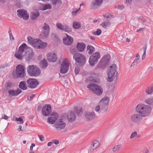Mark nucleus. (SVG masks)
Instances as JSON below:
<instances>
[{"instance_id": "nucleus-7", "label": "nucleus", "mask_w": 153, "mask_h": 153, "mask_svg": "<svg viewBox=\"0 0 153 153\" xmlns=\"http://www.w3.org/2000/svg\"><path fill=\"white\" fill-rule=\"evenodd\" d=\"M109 68L108 73V81L109 82H111L117 76V72L116 70V65L115 64H113Z\"/></svg>"}, {"instance_id": "nucleus-52", "label": "nucleus", "mask_w": 153, "mask_h": 153, "mask_svg": "<svg viewBox=\"0 0 153 153\" xmlns=\"http://www.w3.org/2000/svg\"><path fill=\"white\" fill-rule=\"evenodd\" d=\"M39 137L40 140L42 141H44V136L42 135H38Z\"/></svg>"}, {"instance_id": "nucleus-24", "label": "nucleus", "mask_w": 153, "mask_h": 153, "mask_svg": "<svg viewBox=\"0 0 153 153\" xmlns=\"http://www.w3.org/2000/svg\"><path fill=\"white\" fill-rule=\"evenodd\" d=\"M49 31L42 30L40 34V38L41 39H45L48 38Z\"/></svg>"}, {"instance_id": "nucleus-26", "label": "nucleus", "mask_w": 153, "mask_h": 153, "mask_svg": "<svg viewBox=\"0 0 153 153\" xmlns=\"http://www.w3.org/2000/svg\"><path fill=\"white\" fill-rule=\"evenodd\" d=\"M85 117L89 120H91L93 117L95 116V114L94 112H86L85 114Z\"/></svg>"}, {"instance_id": "nucleus-8", "label": "nucleus", "mask_w": 153, "mask_h": 153, "mask_svg": "<svg viewBox=\"0 0 153 153\" xmlns=\"http://www.w3.org/2000/svg\"><path fill=\"white\" fill-rule=\"evenodd\" d=\"M25 68L21 65H18L16 67V70L14 74V76L17 77H22L25 75Z\"/></svg>"}, {"instance_id": "nucleus-2", "label": "nucleus", "mask_w": 153, "mask_h": 153, "mask_svg": "<svg viewBox=\"0 0 153 153\" xmlns=\"http://www.w3.org/2000/svg\"><path fill=\"white\" fill-rule=\"evenodd\" d=\"M152 109V107L149 105L140 103L136 107L135 111L143 117H146L150 115Z\"/></svg>"}, {"instance_id": "nucleus-64", "label": "nucleus", "mask_w": 153, "mask_h": 153, "mask_svg": "<svg viewBox=\"0 0 153 153\" xmlns=\"http://www.w3.org/2000/svg\"><path fill=\"white\" fill-rule=\"evenodd\" d=\"M131 1L132 0H126V4H129L131 3Z\"/></svg>"}, {"instance_id": "nucleus-61", "label": "nucleus", "mask_w": 153, "mask_h": 153, "mask_svg": "<svg viewBox=\"0 0 153 153\" xmlns=\"http://www.w3.org/2000/svg\"><path fill=\"white\" fill-rule=\"evenodd\" d=\"M146 45H145L143 47L142 49L144 51V52H145V53H146Z\"/></svg>"}, {"instance_id": "nucleus-11", "label": "nucleus", "mask_w": 153, "mask_h": 153, "mask_svg": "<svg viewBox=\"0 0 153 153\" xmlns=\"http://www.w3.org/2000/svg\"><path fill=\"white\" fill-rule=\"evenodd\" d=\"M65 120L64 116H62L61 118L59 119L55 124L54 126L56 129L61 130L64 128L65 127L66 123L63 121Z\"/></svg>"}, {"instance_id": "nucleus-37", "label": "nucleus", "mask_w": 153, "mask_h": 153, "mask_svg": "<svg viewBox=\"0 0 153 153\" xmlns=\"http://www.w3.org/2000/svg\"><path fill=\"white\" fill-rule=\"evenodd\" d=\"M74 109L76 113L78 115H81L82 112V110L81 108H79L77 107H75Z\"/></svg>"}, {"instance_id": "nucleus-57", "label": "nucleus", "mask_w": 153, "mask_h": 153, "mask_svg": "<svg viewBox=\"0 0 153 153\" xmlns=\"http://www.w3.org/2000/svg\"><path fill=\"white\" fill-rule=\"evenodd\" d=\"M52 142H53V143H54L55 144H57L59 143V141L57 140H53Z\"/></svg>"}, {"instance_id": "nucleus-14", "label": "nucleus", "mask_w": 153, "mask_h": 153, "mask_svg": "<svg viewBox=\"0 0 153 153\" xmlns=\"http://www.w3.org/2000/svg\"><path fill=\"white\" fill-rule=\"evenodd\" d=\"M69 64L66 59L64 60L61 65L60 72L63 74L67 73L68 71Z\"/></svg>"}, {"instance_id": "nucleus-43", "label": "nucleus", "mask_w": 153, "mask_h": 153, "mask_svg": "<svg viewBox=\"0 0 153 153\" xmlns=\"http://www.w3.org/2000/svg\"><path fill=\"white\" fill-rule=\"evenodd\" d=\"M41 63L42 64V67L43 68H45L48 66L47 61L45 59H44L42 60Z\"/></svg>"}, {"instance_id": "nucleus-31", "label": "nucleus", "mask_w": 153, "mask_h": 153, "mask_svg": "<svg viewBox=\"0 0 153 153\" xmlns=\"http://www.w3.org/2000/svg\"><path fill=\"white\" fill-rule=\"evenodd\" d=\"M145 102L149 105H152L153 104V97H151L145 100Z\"/></svg>"}, {"instance_id": "nucleus-51", "label": "nucleus", "mask_w": 153, "mask_h": 153, "mask_svg": "<svg viewBox=\"0 0 153 153\" xmlns=\"http://www.w3.org/2000/svg\"><path fill=\"white\" fill-rule=\"evenodd\" d=\"M79 71V68L77 66L75 67V73L76 74H77Z\"/></svg>"}, {"instance_id": "nucleus-9", "label": "nucleus", "mask_w": 153, "mask_h": 153, "mask_svg": "<svg viewBox=\"0 0 153 153\" xmlns=\"http://www.w3.org/2000/svg\"><path fill=\"white\" fill-rule=\"evenodd\" d=\"M100 57L99 52H97L92 54L89 57V62L91 66H94L97 63Z\"/></svg>"}, {"instance_id": "nucleus-21", "label": "nucleus", "mask_w": 153, "mask_h": 153, "mask_svg": "<svg viewBox=\"0 0 153 153\" xmlns=\"http://www.w3.org/2000/svg\"><path fill=\"white\" fill-rule=\"evenodd\" d=\"M100 145V143L98 140H94L91 144L89 151L91 152H92L94 150L96 149Z\"/></svg>"}, {"instance_id": "nucleus-34", "label": "nucleus", "mask_w": 153, "mask_h": 153, "mask_svg": "<svg viewBox=\"0 0 153 153\" xmlns=\"http://www.w3.org/2000/svg\"><path fill=\"white\" fill-rule=\"evenodd\" d=\"M50 29V26L48 24L46 23H44L42 27L43 30L49 31Z\"/></svg>"}, {"instance_id": "nucleus-33", "label": "nucleus", "mask_w": 153, "mask_h": 153, "mask_svg": "<svg viewBox=\"0 0 153 153\" xmlns=\"http://www.w3.org/2000/svg\"><path fill=\"white\" fill-rule=\"evenodd\" d=\"M52 8V6L50 4H48L43 5L42 10H46L47 9H51Z\"/></svg>"}, {"instance_id": "nucleus-63", "label": "nucleus", "mask_w": 153, "mask_h": 153, "mask_svg": "<svg viewBox=\"0 0 153 153\" xmlns=\"http://www.w3.org/2000/svg\"><path fill=\"white\" fill-rule=\"evenodd\" d=\"M91 81L95 82H99V80L98 79H93L92 80H91Z\"/></svg>"}, {"instance_id": "nucleus-15", "label": "nucleus", "mask_w": 153, "mask_h": 153, "mask_svg": "<svg viewBox=\"0 0 153 153\" xmlns=\"http://www.w3.org/2000/svg\"><path fill=\"white\" fill-rule=\"evenodd\" d=\"M56 25L57 28L61 30H64L67 32H70L72 31L71 28L67 25H62L60 23H56Z\"/></svg>"}, {"instance_id": "nucleus-40", "label": "nucleus", "mask_w": 153, "mask_h": 153, "mask_svg": "<svg viewBox=\"0 0 153 153\" xmlns=\"http://www.w3.org/2000/svg\"><path fill=\"white\" fill-rule=\"evenodd\" d=\"M87 49L88 51V53L91 54L93 53L94 50V48L92 46L90 45H88L87 47Z\"/></svg>"}, {"instance_id": "nucleus-50", "label": "nucleus", "mask_w": 153, "mask_h": 153, "mask_svg": "<svg viewBox=\"0 0 153 153\" xmlns=\"http://www.w3.org/2000/svg\"><path fill=\"white\" fill-rule=\"evenodd\" d=\"M6 85L7 88H11L13 86V84L10 82L7 83Z\"/></svg>"}, {"instance_id": "nucleus-16", "label": "nucleus", "mask_w": 153, "mask_h": 153, "mask_svg": "<svg viewBox=\"0 0 153 153\" xmlns=\"http://www.w3.org/2000/svg\"><path fill=\"white\" fill-rule=\"evenodd\" d=\"M18 16L23 19L27 20L29 18V15L27 14V11L22 9L17 10Z\"/></svg>"}, {"instance_id": "nucleus-44", "label": "nucleus", "mask_w": 153, "mask_h": 153, "mask_svg": "<svg viewBox=\"0 0 153 153\" xmlns=\"http://www.w3.org/2000/svg\"><path fill=\"white\" fill-rule=\"evenodd\" d=\"M56 121L53 119L52 118L50 117L48 118V120L47 121V122L48 123L51 124H53Z\"/></svg>"}, {"instance_id": "nucleus-18", "label": "nucleus", "mask_w": 153, "mask_h": 153, "mask_svg": "<svg viewBox=\"0 0 153 153\" xmlns=\"http://www.w3.org/2000/svg\"><path fill=\"white\" fill-rule=\"evenodd\" d=\"M28 86L31 88L36 87L39 84L37 81L35 79L30 78L27 81Z\"/></svg>"}, {"instance_id": "nucleus-46", "label": "nucleus", "mask_w": 153, "mask_h": 153, "mask_svg": "<svg viewBox=\"0 0 153 153\" xmlns=\"http://www.w3.org/2000/svg\"><path fill=\"white\" fill-rule=\"evenodd\" d=\"M102 31L100 29H97L96 31L93 32V34L95 35H99L101 33Z\"/></svg>"}, {"instance_id": "nucleus-20", "label": "nucleus", "mask_w": 153, "mask_h": 153, "mask_svg": "<svg viewBox=\"0 0 153 153\" xmlns=\"http://www.w3.org/2000/svg\"><path fill=\"white\" fill-rule=\"evenodd\" d=\"M48 60L52 62H56L57 59V57L56 54L53 52H50L47 54Z\"/></svg>"}, {"instance_id": "nucleus-10", "label": "nucleus", "mask_w": 153, "mask_h": 153, "mask_svg": "<svg viewBox=\"0 0 153 153\" xmlns=\"http://www.w3.org/2000/svg\"><path fill=\"white\" fill-rule=\"evenodd\" d=\"M110 59V55L104 56L99 62L97 65L98 67L99 68H104L108 65Z\"/></svg>"}, {"instance_id": "nucleus-42", "label": "nucleus", "mask_w": 153, "mask_h": 153, "mask_svg": "<svg viewBox=\"0 0 153 153\" xmlns=\"http://www.w3.org/2000/svg\"><path fill=\"white\" fill-rule=\"evenodd\" d=\"M139 61V59L138 58H136L134 59L133 62L132 63L131 67H134L135 65H137Z\"/></svg>"}, {"instance_id": "nucleus-30", "label": "nucleus", "mask_w": 153, "mask_h": 153, "mask_svg": "<svg viewBox=\"0 0 153 153\" xmlns=\"http://www.w3.org/2000/svg\"><path fill=\"white\" fill-rule=\"evenodd\" d=\"M153 91V85L149 87L146 90V93L148 94H151Z\"/></svg>"}, {"instance_id": "nucleus-5", "label": "nucleus", "mask_w": 153, "mask_h": 153, "mask_svg": "<svg viewBox=\"0 0 153 153\" xmlns=\"http://www.w3.org/2000/svg\"><path fill=\"white\" fill-rule=\"evenodd\" d=\"M110 99L109 97L105 96L102 98L99 104L100 107V111L102 112H106L108 109Z\"/></svg>"}, {"instance_id": "nucleus-60", "label": "nucleus", "mask_w": 153, "mask_h": 153, "mask_svg": "<svg viewBox=\"0 0 153 153\" xmlns=\"http://www.w3.org/2000/svg\"><path fill=\"white\" fill-rule=\"evenodd\" d=\"M35 96L34 94H32L30 96V97H27V100H30L31 98L33 97L34 96Z\"/></svg>"}, {"instance_id": "nucleus-47", "label": "nucleus", "mask_w": 153, "mask_h": 153, "mask_svg": "<svg viewBox=\"0 0 153 153\" xmlns=\"http://www.w3.org/2000/svg\"><path fill=\"white\" fill-rule=\"evenodd\" d=\"M27 42H28L30 45H32L33 43V39L30 37H28L27 38Z\"/></svg>"}, {"instance_id": "nucleus-56", "label": "nucleus", "mask_w": 153, "mask_h": 153, "mask_svg": "<svg viewBox=\"0 0 153 153\" xmlns=\"http://www.w3.org/2000/svg\"><path fill=\"white\" fill-rule=\"evenodd\" d=\"M8 33H9V35H10V39H11V36H12V39L13 40H14V37H13V36L12 35V33H11V30H9V31Z\"/></svg>"}, {"instance_id": "nucleus-12", "label": "nucleus", "mask_w": 153, "mask_h": 153, "mask_svg": "<svg viewBox=\"0 0 153 153\" xmlns=\"http://www.w3.org/2000/svg\"><path fill=\"white\" fill-rule=\"evenodd\" d=\"M142 117L139 114L135 113L130 116V120L132 122L135 124H139L142 120Z\"/></svg>"}, {"instance_id": "nucleus-38", "label": "nucleus", "mask_w": 153, "mask_h": 153, "mask_svg": "<svg viewBox=\"0 0 153 153\" xmlns=\"http://www.w3.org/2000/svg\"><path fill=\"white\" fill-rule=\"evenodd\" d=\"M110 25V22L109 20L106 21L101 24V25L103 27L106 28L107 26Z\"/></svg>"}, {"instance_id": "nucleus-48", "label": "nucleus", "mask_w": 153, "mask_h": 153, "mask_svg": "<svg viewBox=\"0 0 153 153\" xmlns=\"http://www.w3.org/2000/svg\"><path fill=\"white\" fill-rule=\"evenodd\" d=\"M16 120L17 122L19 121L20 124H22L23 123V121L22 119V117H20L19 118L17 117L16 118Z\"/></svg>"}, {"instance_id": "nucleus-55", "label": "nucleus", "mask_w": 153, "mask_h": 153, "mask_svg": "<svg viewBox=\"0 0 153 153\" xmlns=\"http://www.w3.org/2000/svg\"><path fill=\"white\" fill-rule=\"evenodd\" d=\"M95 109L96 111H98L100 110V107L99 104L98 105L96 106L95 108Z\"/></svg>"}, {"instance_id": "nucleus-3", "label": "nucleus", "mask_w": 153, "mask_h": 153, "mask_svg": "<svg viewBox=\"0 0 153 153\" xmlns=\"http://www.w3.org/2000/svg\"><path fill=\"white\" fill-rule=\"evenodd\" d=\"M87 87L90 90L92 91L94 94L98 96L101 95L103 93V89L99 85L91 83L88 85Z\"/></svg>"}, {"instance_id": "nucleus-6", "label": "nucleus", "mask_w": 153, "mask_h": 153, "mask_svg": "<svg viewBox=\"0 0 153 153\" xmlns=\"http://www.w3.org/2000/svg\"><path fill=\"white\" fill-rule=\"evenodd\" d=\"M74 58L75 59L76 63L81 66L83 65L86 61V58L85 56L83 54L78 53L74 54Z\"/></svg>"}, {"instance_id": "nucleus-4", "label": "nucleus", "mask_w": 153, "mask_h": 153, "mask_svg": "<svg viewBox=\"0 0 153 153\" xmlns=\"http://www.w3.org/2000/svg\"><path fill=\"white\" fill-rule=\"evenodd\" d=\"M27 71L29 74L31 76H38L41 73L39 68L34 65H29L27 68Z\"/></svg>"}, {"instance_id": "nucleus-22", "label": "nucleus", "mask_w": 153, "mask_h": 153, "mask_svg": "<svg viewBox=\"0 0 153 153\" xmlns=\"http://www.w3.org/2000/svg\"><path fill=\"white\" fill-rule=\"evenodd\" d=\"M22 92V91L19 88H17L16 90L9 89L8 91L10 96H15L18 95Z\"/></svg>"}, {"instance_id": "nucleus-1", "label": "nucleus", "mask_w": 153, "mask_h": 153, "mask_svg": "<svg viewBox=\"0 0 153 153\" xmlns=\"http://www.w3.org/2000/svg\"><path fill=\"white\" fill-rule=\"evenodd\" d=\"M27 47L25 43H23L19 48L18 51L15 54V56L18 59L22 60L25 58L26 60L28 61L33 58L34 53L31 48H29L27 51L25 52V50Z\"/></svg>"}, {"instance_id": "nucleus-53", "label": "nucleus", "mask_w": 153, "mask_h": 153, "mask_svg": "<svg viewBox=\"0 0 153 153\" xmlns=\"http://www.w3.org/2000/svg\"><path fill=\"white\" fill-rule=\"evenodd\" d=\"M80 9V8L78 10H76L75 11L72 12V15L73 16H75L77 14L79 10Z\"/></svg>"}, {"instance_id": "nucleus-23", "label": "nucleus", "mask_w": 153, "mask_h": 153, "mask_svg": "<svg viewBox=\"0 0 153 153\" xmlns=\"http://www.w3.org/2000/svg\"><path fill=\"white\" fill-rule=\"evenodd\" d=\"M85 47V44L84 43L78 42L76 48L77 50L79 51H83Z\"/></svg>"}, {"instance_id": "nucleus-25", "label": "nucleus", "mask_w": 153, "mask_h": 153, "mask_svg": "<svg viewBox=\"0 0 153 153\" xmlns=\"http://www.w3.org/2000/svg\"><path fill=\"white\" fill-rule=\"evenodd\" d=\"M41 43V40L39 39H33V43L32 46L38 49L39 44Z\"/></svg>"}, {"instance_id": "nucleus-45", "label": "nucleus", "mask_w": 153, "mask_h": 153, "mask_svg": "<svg viewBox=\"0 0 153 153\" xmlns=\"http://www.w3.org/2000/svg\"><path fill=\"white\" fill-rule=\"evenodd\" d=\"M137 132L136 131H134L131 133L130 138L131 139H132L134 137H137Z\"/></svg>"}, {"instance_id": "nucleus-41", "label": "nucleus", "mask_w": 153, "mask_h": 153, "mask_svg": "<svg viewBox=\"0 0 153 153\" xmlns=\"http://www.w3.org/2000/svg\"><path fill=\"white\" fill-rule=\"evenodd\" d=\"M103 1V0H95V2L93 4V5L94 6H100L102 3Z\"/></svg>"}, {"instance_id": "nucleus-32", "label": "nucleus", "mask_w": 153, "mask_h": 153, "mask_svg": "<svg viewBox=\"0 0 153 153\" xmlns=\"http://www.w3.org/2000/svg\"><path fill=\"white\" fill-rule=\"evenodd\" d=\"M47 44L46 42H43L41 40V43L39 44L38 47V49H44L47 47Z\"/></svg>"}, {"instance_id": "nucleus-27", "label": "nucleus", "mask_w": 153, "mask_h": 153, "mask_svg": "<svg viewBox=\"0 0 153 153\" xmlns=\"http://www.w3.org/2000/svg\"><path fill=\"white\" fill-rule=\"evenodd\" d=\"M19 86L21 89L23 90H25L27 88L26 83L24 81H22L20 82Z\"/></svg>"}, {"instance_id": "nucleus-17", "label": "nucleus", "mask_w": 153, "mask_h": 153, "mask_svg": "<svg viewBox=\"0 0 153 153\" xmlns=\"http://www.w3.org/2000/svg\"><path fill=\"white\" fill-rule=\"evenodd\" d=\"M66 37L63 39V44L69 46L71 45L73 42V39L71 36H69L66 33H65Z\"/></svg>"}, {"instance_id": "nucleus-19", "label": "nucleus", "mask_w": 153, "mask_h": 153, "mask_svg": "<svg viewBox=\"0 0 153 153\" xmlns=\"http://www.w3.org/2000/svg\"><path fill=\"white\" fill-rule=\"evenodd\" d=\"M62 116H64L65 120L67 119L69 121L71 122L74 121L76 118V116L73 111L71 112L67 115L65 114Z\"/></svg>"}, {"instance_id": "nucleus-36", "label": "nucleus", "mask_w": 153, "mask_h": 153, "mask_svg": "<svg viewBox=\"0 0 153 153\" xmlns=\"http://www.w3.org/2000/svg\"><path fill=\"white\" fill-rule=\"evenodd\" d=\"M121 147V145H118L114 146L112 149V151L114 152H117L120 150Z\"/></svg>"}, {"instance_id": "nucleus-59", "label": "nucleus", "mask_w": 153, "mask_h": 153, "mask_svg": "<svg viewBox=\"0 0 153 153\" xmlns=\"http://www.w3.org/2000/svg\"><path fill=\"white\" fill-rule=\"evenodd\" d=\"M35 145L33 143H32L31 146L30 147V149L31 151H32L33 149V147L35 146Z\"/></svg>"}, {"instance_id": "nucleus-49", "label": "nucleus", "mask_w": 153, "mask_h": 153, "mask_svg": "<svg viewBox=\"0 0 153 153\" xmlns=\"http://www.w3.org/2000/svg\"><path fill=\"white\" fill-rule=\"evenodd\" d=\"M138 20L139 21H140L142 22H145L146 20L144 19H143V17L142 16H140L138 18Z\"/></svg>"}, {"instance_id": "nucleus-13", "label": "nucleus", "mask_w": 153, "mask_h": 153, "mask_svg": "<svg viewBox=\"0 0 153 153\" xmlns=\"http://www.w3.org/2000/svg\"><path fill=\"white\" fill-rule=\"evenodd\" d=\"M51 106L50 104H45L43 107L42 112V115L45 116L49 115L51 112Z\"/></svg>"}, {"instance_id": "nucleus-29", "label": "nucleus", "mask_w": 153, "mask_h": 153, "mask_svg": "<svg viewBox=\"0 0 153 153\" xmlns=\"http://www.w3.org/2000/svg\"><path fill=\"white\" fill-rule=\"evenodd\" d=\"M51 4L55 6L56 5H58L60 6L62 4L61 0H51Z\"/></svg>"}, {"instance_id": "nucleus-39", "label": "nucleus", "mask_w": 153, "mask_h": 153, "mask_svg": "<svg viewBox=\"0 0 153 153\" xmlns=\"http://www.w3.org/2000/svg\"><path fill=\"white\" fill-rule=\"evenodd\" d=\"M50 117L56 121L57 120L59 117V115L57 113L53 112L51 115Z\"/></svg>"}, {"instance_id": "nucleus-35", "label": "nucleus", "mask_w": 153, "mask_h": 153, "mask_svg": "<svg viewBox=\"0 0 153 153\" xmlns=\"http://www.w3.org/2000/svg\"><path fill=\"white\" fill-rule=\"evenodd\" d=\"M73 27L74 29H79L81 27L80 23L78 22H74L73 24Z\"/></svg>"}, {"instance_id": "nucleus-58", "label": "nucleus", "mask_w": 153, "mask_h": 153, "mask_svg": "<svg viewBox=\"0 0 153 153\" xmlns=\"http://www.w3.org/2000/svg\"><path fill=\"white\" fill-rule=\"evenodd\" d=\"M124 8V6L123 5H118V9L120 10H122Z\"/></svg>"}, {"instance_id": "nucleus-54", "label": "nucleus", "mask_w": 153, "mask_h": 153, "mask_svg": "<svg viewBox=\"0 0 153 153\" xmlns=\"http://www.w3.org/2000/svg\"><path fill=\"white\" fill-rule=\"evenodd\" d=\"M8 118V117L5 114H2V119L7 120Z\"/></svg>"}, {"instance_id": "nucleus-28", "label": "nucleus", "mask_w": 153, "mask_h": 153, "mask_svg": "<svg viewBox=\"0 0 153 153\" xmlns=\"http://www.w3.org/2000/svg\"><path fill=\"white\" fill-rule=\"evenodd\" d=\"M31 18L32 20H35L37 19L39 15V12H33L31 13Z\"/></svg>"}, {"instance_id": "nucleus-62", "label": "nucleus", "mask_w": 153, "mask_h": 153, "mask_svg": "<svg viewBox=\"0 0 153 153\" xmlns=\"http://www.w3.org/2000/svg\"><path fill=\"white\" fill-rule=\"evenodd\" d=\"M110 16V15L109 14H105L103 15V16L104 17L106 18L107 19H108L109 18Z\"/></svg>"}]
</instances>
